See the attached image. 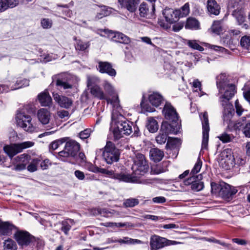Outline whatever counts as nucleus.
Wrapping results in <instances>:
<instances>
[{
  "mask_svg": "<svg viewBox=\"0 0 250 250\" xmlns=\"http://www.w3.org/2000/svg\"><path fill=\"white\" fill-rule=\"evenodd\" d=\"M155 4H151V9L149 10L148 6L145 2H143L140 5V15L142 17L149 18L152 16L155 11Z\"/></svg>",
  "mask_w": 250,
  "mask_h": 250,
  "instance_id": "obj_19",
  "label": "nucleus"
},
{
  "mask_svg": "<svg viewBox=\"0 0 250 250\" xmlns=\"http://www.w3.org/2000/svg\"><path fill=\"white\" fill-rule=\"evenodd\" d=\"M97 69L100 73H106L112 77H114L116 75V72L112 68L111 64L107 62H99Z\"/></svg>",
  "mask_w": 250,
  "mask_h": 250,
  "instance_id": "obj_17",
  "label": "nucleus"
},
{
  "mask_svg": "<svg viewBox=\"0 0 250 250\" xmlns=\"http://www.w3.org/2000/svg\"><path fill=\"white\" fill-rule=\"evenodd\" d=\"M164 172V170L160 166H157L151 167V173L152 174H159Z\"/></svg>",
  "mask_w": 250,
  "mask_h": 250,
  "instance_id": "obj_54",
  "label": "nucleus"
},
{
  "mask_svg": "<svg viewBox=\"0 0 250 250\" xmlns=\"http://www.w3.org/2000/svg\"><path fill=\"white\" fill-rule=\"evenodd\" d=\"M15 238L18 244L21 246H27L32 242V236L26 231H18L15 234Z\"/></svg>",
  "mask_w": 250,
  "mask_h": 250,
  "instance_id": "obj_15",
  "label": "nucleus"
},
{
  "mask_svg": "<svg viewBox=\"0 0 250 250\" xmlns=\"http://www.w3.org/2000/svg\"><path fill=\"white\" fill-rule=\"evenodd\" d=\"M41 24L43 28H50L52 24V21L49 19H43L41 21Z\"/></svg>",
  "mask_w": 250,
  "mask_h": 250,
  "instance_id": "obj_52",
  "label": "nucleus"
},
{
  "mask_svg": "<svg viewBox=\"0 0 250 250\" xmlns=\"http://www.w3.org/2000/svg\"><path fill=\"white\" fill-rule=\"evenodd\" d=\"M38 99L42 106H50L52 103V98L47 91H44L38 95Z\"/></svg>",
  "mask_w": 250,
  "mask_h": 250,
  "instance_id": "obj_28",
  "label": "nucleus"
},
{
  "mask_svg": "<svg viewBox=\"0 0 250 250\" xmlns=\"http://www.w3.org/2000/svg\"><path fill=\"white\" fill-rule=\"evenodd\" d=\"M68 140V138H63L53 142L49 146L50 149L54 150L58 147Z\"/></svg>",
  "mask_w": 250,
  "mask_h": 250,
  "instance_id": "obj_45",
  "label": "nucleus"
},
{
  "mask_svg": "<svg viewBox=\"0 0 250 250\" xmlns=\"http://www.w3.org/2000/svg\"><path fill=\"white\" fill-rule=\"evenodd\" d=\"M234 127L236 129H241L243 128V132L246 137L250 138V121L246 123L244 126L241 122H236Z\"/></svg>",
  "mask_w": 250,
  "mask_h": 250,
  "instance_id": "obj_31",
  "label": "nucleus"
},
{
  "mask_svg": "<svg viewBox=\"0 0 250 250\" xmlns=\"http://www.w3.org/2000/svg\"><path fill=\"white\" fill-rule=\"evenodd\" d=\"M210 29L212 32L217 35H219L223 31L222 21H214L211 26Z\"/></svg>",
  "mask_w": 250,
  "mask_h": 250,
  "instance_id": "obj_38",
  "label": "nucleus"
},
{
  "mask_svg": "<svg viewBox=\"0 0 250 250\" xmlns=\"http://www.w3.org/2000/svg\"><path fill=\"white\" fill-rule=\"evenodd\" d=\"M187 44L190 47L194 49H196L200 51L204 50V48L200 46L195 40H188Z\"/></svg>",
  "mask_w": 250,
  "mask_h": 250,
  "instance_id": "obj_49",
  "label": "nucleus"
},
{
  "mask_svg": "<svg viewBox=\"0 0 250 250\" xmlns=\"http://www.w3.org/2000/svg\"><path fill=\"white\" fill-rule=\"evenodd\" d=\"M74 175L76 177L79 179V180H84L85 179V174L84 173L79 170H76L74 172Z\"/></svg>",
  "mask_w": 250,
  "mask_h": 250,
  "instance_id": "obj_58",
  "label": "nucleus"
},
{
  "mask_svg": "<svg viewBox=\"0 0 250 250\" xmlns=\"http://www.w3.org/2000/svg\"><path fill=\"white\" fill-rule=\"evenodd\" d=\"M103 87L106 96H111L112 98L114 96H118L115 90L112 85L106 81H104L103 83Z\"/></svg>",
  "mask_w": 250,
  "mask_h": 250,
  "instance_id": "obj_32",
  "label": "nucleus"
},
{
  "mask_svg": "<svg viewBox=\"0 0 250 250\" xmlns=\"http://www.w3.org/2000/svg\"><path fill=\"white\" fill-rule=\"evenodd\" d=\"M114 179L121 182H134L135 181V177L132 176L130 174L123 172L116 173L114 175Z\"/></svg>",
  "mask_w": 250,
  "mask_h": 250,
  "instance_id": "obj_30",
  "label": "nucleus"
},
{
  "mask_svg": "<svg viewBox=\"0 0 250 250\" xmlns=\"http://www.w3.org/2000/svg\"><path fill=\"white\" fill-rule=\"evenodd\" d=\"M109 37L113 41L116 42L125 44L130 42V39L128 37L120 32H113L111 31L109 33Z\"/></svg>",
  "mask_w": 250,
  "mask_h": 250,
  "instance_id": "obj_24",
  "label": "nucleus"
},
{
  "mask_svg": "<svg viewBox=\"0 0 250 250\" xmlns=\"http://www.w3.org/2000/svg\"><path fill=\"white\" fill-rule=\"evenodd\" d=\"M120 155V151L115 147V145L110 141L107 142L103 152V157L106 163L112 164L118 162Z\"/></svg>",
  "mask_w": 250,
  "mask_h": 250,
  "instance_id": "obj_4",
  "label": "nucleus"
},
{
  "mask_svg": "<svg viewBox=\"0 0 250 250\" xmlns=\"http://www.w3.org/2000/svg\"><path fill=\"white\" fill-rule=\"evenodd\" d=\"M40 167L43 170L46 169L49 165H50V163H49V160L48 159H45L44 161H42V162H40Z\"/></svg>",
  "mask_w": 250,
  "mask_h": 250,
  "instance_id": "obj_63",
  "label": "nucleus"
},
{
  "mask_svg": "<svg viewBox=\"0 0 250 250\" xmlns=\"http://www.w3.org/2000/svg\"><path fill=\"white\" fill-rule=\"evenodd\" d=\"M141 105L142 108L147 112H152L155 111L154 107H151L150 105L145 104L143 101L141 103Z\"/></svg>",
  "mask_w": 250,
  "mask_h": 250,
  "instance_id": "obj_61",
  "label": "nucleus"
},
{
  "mask_svg": "<svg viewBox=\"0 0 250 250\" xmlns=\"http://www.w3.org/2000/svg\"><path fill=\"white\" fill-rule=\"evenodd\" d=\"M216 85L219 93L221 95L219 102L224 108V121L229 124L234 114L233 106L229 101L236 92L235 87L233 84L229 83L225 73H222L216 77Z\"/></svg>",
  "mask_w": 250,
  "mask_h": 250,
  "instance_id": "obj_1",
  "label": "nucleus"
},
{
  "mask_svg": "<svg viewBox=\"0 0 250 250\" xmlns=\"http://www.w3.org/2000/svg\"><path fill=\"white\" fill-rule=\"evenodd\" d=\"M176 241L169 240L164 237L154 235L151 237L150 246L151 250H158L166 246L180 244Z\"/></svg>",
  "mask_w": 250,
  "mask_h": 250,
  "instance_id": "obj_8",
  "label": "nucleus"
},
{
  "mask_svg": "<svg viewBox=\"0 0 250 250\" xmlns=\"http://www.w3.org/2000/svg\"><path fill=\"white\" fill-rule=\"evenodd\" d=\"M139 202L138 199L136 198H129L125 200L124 202V205L125 207L132 208L137 205Z\"/></svg>",
  "mask_w": 250,
  "mask_h": 250,
  "instance_id": "obj_47",
  "label": "nucleus"
},
{
  "mask_svg": "<svg viewBox=\"0 0 250 250\" xmlns=\"http://www.w3.org/2000/svg\"><path fill=\"white\" fill-rule=\"evenodd\" d=\"M3 247V250H17L18 249L16 243L10 238L4 241Z\"/></svg>",
  "mask_w": 250,
  "mask_h": 250,
  "instance_id": "obj_37",
  "label": "nucleus"
},
{
  "mask_svg": "<svg viewBox=\"0 0 250 250\" xmlns=\"http://www.w3.org/2000/svg\"><path fill=\"white\" fill-rule=\"evenodd\" d=\"M74 40L77 41L75 44V48L77 50L84 51L89 47L88 42H83L81 40H77L76 37H74Z\"/></svg>",
  "mask_w": 250,
  "mask_h": 250,
  "instance_id": "obj_42",
  "label": "nucleus"
},
{
  "mask_svg": "<svg viewBox=\"0 0 250 250\" xmlns=\"http://www.w3.org/2000/svg\"><path fill=\"white\" fill-rule=\"evenodd\" d=\"M20 0H0V12L17 6Z\"/></svg>",
  "mask_w": 250,
  "mask_h": 250,
  "instance_id": "obj_29",
  "label": "nucleus"
},
{
  "mask_svg": "<svg viewBox=\"0 0 250 250\" xmlns=\"http://www.w3.org/2000/svg\"><path fill=\"white\" fill-rule=\"evenodd\" d=\"M54 100L63 108H69L72 104V100L65 96H61L57 93H53Z\"/></svg>",
  "mask_w": 250,
  "mask_h": 250,
  "instance_id": "obj_18",
  "label": "nucleus"
},
{
  "mask_svg": "<svg viewBox=\"0 0 250 250\" xmlns=\"http://www.w3.org/2000/svg\"><path fill=\"white\" fill-rule=\"evenodd\" d=\"M139 0H118L122 7L126 8L130 12L135 11Z\"/></svg>",
  "mask_w": 250,
  "mask_h": 250,
  "instance_id": "obj_23",
  "label": "nucleus"
},
{
  "mask_svg": "<svg viewBox=\"0 0 250 250\" xmlns=\"http://www.w3.org/2000/svg\"><path fill=\"white\" fill-rule=\"evenodd\" d=\"M207 8L210 15L217 16L220 14L221 7L215 0H208Z\"/></svg>",
  "mask_w": 250,
  "mask_h": 250,
  "instance_id": "obj_21",
  "label": "nucleus"
},
{
  "mask_svg": "<svg viewBox=\"0 0 250 250\" xmlns=\"http://www.w3.org/2000/svg\"><path fill=\"white\" fill-rule=\"evenodd\" d=\"M15 120L17 125L26 132L32 133L38 129L31 117L20 110L17 111Z\"/></svg>",
  "mask_w": 250,
  "mask_h": 250,
  "instance_id": "obj_3",
  "label": "nucleus"
},
{
  "mask_svg": "<svg viewBox=\"0 0 250 250\" xmlns=\"http://www.w3.org/2000/svg\"><path fill=\"white\" fill-rule=\"evenodd\" d=\"M31 160V156L26 154H21L13 159V163L16 165L12 169L20 171L25 169L26 166Z\"/></svg>",
  "mask_w": 250,
  "mask_h": 250,
  "instance_id": "obj_13",
  "label": "nucleus"
},
{
  "mask_svg": "<svg viewBox=\"0 0 250 250\" xmlns=\"http://www.w3.org/2000/svg\"><path fill=\"white\" fill-rule=\"evenodd\" d=\"M178 13L179 18L187 16L188 15L190 9L188 3H185L180 9H176Z\"/></svg>",
  "mask_w": 250,
  "mask_h": 250,
  "instance_id": "obj_40",
  "label": "nucleus"
},
{
  "mask_svg": "<svg viewBox=\"0 0 250 250\" xmlns=\"http://www.w3.org/2000/svg\"><path fill=\"white\" fill-rule=\"evenodd\" d=\"M200 24L199 21L195 18H189L187 20L185 27L187 29H198Z\"/></svg>",
  "mask_w": 250,
  "mask_h": 250,
  "instance_id": "obj_36",
  "label": "nucleus"
},
{
  "mask_svg": "<svg viewBox=\"0 0 250 250\" xmlns=\"http://www.w3.org/2000/svg\"><path fill=\"white\" fill-rule=\"evenodd\" d=\"M202 174H199L196 177L191 176L186 180L184 183L185 185H191V188L194 191H199L202 190L204 187Z\"/></svg>",
  "mask_w": 250,
  "mask_h": 250,
  "instance_id": "obj_12",
  "label": "nucleus"
},
{
  "mask_svg": "<svg viewBox=\"0 0 250 250\" xmlns=\"http://www.w3.org/2000/svg\"><path fill=\"white\" fill-rule=\"evenodd\" d=\"M100 83V79L95 76H87V84L88 87L97 85Z\"/></svg>",
  "mask_w": 250,
  "mask_h": 250,
  "instance_id": "obj_46",
  "label": "nucleus"
},
{
  "mask_svg": "<svg viewBox=\"0 0 250 250\" xmlns=\"http://www.w3.org/2000/svg\"><path fill=\"white\" fill-rule=\"evenodd\" d=\"M165 118L171 122H176L178 120V114L170 103L166 102L163 110Z\"/></svg>",
  "mask_w": 250,
  "mask_h": 250,
  "instance_id": "obj_14",
  "label": "nucleus"
},
{
  "mask_svg": "<svg viewBox=\"0 0 250 250\" xmlns=\"http://www.w3.org/2000/svg\"><path fill=\"white\" fill-rule=\"evenodd\" d=\"M134 225L130 223V222H125V223H115V227L120 228V227H125V228H130L133 227Z\"/></svg>",
  "mask_w": 250,
  "mask_h": 250,
  "instance_id": "obj_60",
  "label": "nucleus"
},
{
  "mask_svg": "<svg viewBox=\"0 0 250 250\" xmlns=\"http://www.w3.org/2000/svg\"><path fill=\"white\" fill-rule=\"evenodd\" d=\"M152 201L155 203H164L166 201V199L163 196H158L153 198Z\"/></svg>",
  "mask_w": 250,
  "mask_h": 250,
  "instance_id": "obj_64",
  "label": "nucleus"
},
{
  "mask_svg": "<svg viewBox=\"0 0 250 250\" xmlns=\"http://www.w3.org/2000/svg\"><path fill=\"white\" fill-rule=\"evenodd\" d=\"M14 226L7 222H3L0 220V235L9 236L12 233Z\"/></svg>",
  "mask_w": 250,
  "mask_h": 250,
  "instance_id": "obj_25",
  "label": "nucleus"
},
{
  "mask_svg": "<svg viewBox=\"0 0 250 250\" xmlns=\"http://www.w3.org/2000/svg\"><path fill=\"white\" fill-rule=\"evenodd\" d=\"M220 140L223 143H226L231 141V136L230 135L226 133H223L218 137Z\"/></svg>",
  "mask_w": 250,
  "mask_h": 250,
  "instance_id": "obj_50",
  "label": "nucleus"
},
{
  "mask_svg": "<svg viewBox=\"0 0 250 250\" xmlns=\"http://www.w3.org/2000/svg\"><path fill=\"white\" fill-rule=\"evenodd\" d=\"M90 93L94 97L100 100H105L108 104H110L112 109L114 108V104L113 103L117 102L120 104L119 97L114 96L112 98H110L106 96V94L103 92L101 88L98 85L93 86L90 88Z\"/></svg>",
  "mask_w": 250,
  "mask_h": 250,
  "instance_id": "obj_10",
  "label": "nucleus"
},
{
  "mask_svg": "<svg viewBox=\"0 0 250 250\" xmlns=\"http://www.w3.org/2000/svg\"><path fill=\"white\" fill-rule=\"evenodd\" d=\"M57 115L61 119H68L70 116L69 112L64 110L58 111L57 112Z\"/></svg>",
  "mask_w": 250,
  "mask_h": 250,
  "instance_id": "obj_57",
  "label": "nucleus"
},
{
  "mask_svg": "<svg viewBox=\"0 0 250 250\" xmlns=\"http://www.w3.org/2000/svg\"><path fill=\"white\" fill-rule=\"evenodd\" d=\"M146 127L149 132L152 133L156 132L158 129V125L157 121L152 117L148 118Z\"/></svg>",
  "mask_w": 250,
  "mask_h": 250,
  "instance_id": "obj_35",
  "label": "nucleus"
},
{
  "mask_svg": "<svg viewBox=\"0 0 250 250\" xmlns=\"http://www.w3.org/2000/svg\"><path fill=\"white\" fill-rule=\"evenodd\" d=\"M34 143L31 141H26L21 143L13 144L7 145L3 147L4 152L12 159L17 154L21 152L24 149L33 146Z\"/></svg>",
  "mask_w": 250,
  "mask_h": 250,
  "instance_id": "obj_6",
  "label": "nucleus"
},
{
  "mask_svg": "<svg viewBox=\"0 0 250 250\" xmlns=\"http://www.w3.org/2000/svg\"><path fill=\"white\" fill-rule=\"evenodd\" d=\"M91 130L90 129H86L79 133L81 139H85L88 138L90 135Z\"/></svg>",
  "mask_w": 250,
  "mask_h": 250,
  "instance_id": "obj_55",
  "label": "nucleus"
},
{
  "mask_svg": "<svg viewBox=\"0 0 250 250\" xmlns=\"http://www.w3.org/2000/svg\"><path fill=\"white\" fill-rule=\"evenodd\" d=\"M241 45L248 49L250 46V38L247 36L243 37L241 40Z\"/></svg>",
  "mask_w": 250,
  "mask_h": 250,
  "instance_id": "obj_51",
  "label": "nucleus"
},
{
  "mask_svg": "<svg viewBox=\"0 0 250 250\" xmlns=\"http://www.w3.org/2000/svg\"><path fill=\"white\" fill-rule=\"evenodd\" d=\"M149 156L151 160L155 162H158L163 159L164 153L161 150L157 148H153L150 150Z\"/></svg>",
  "mask_w": 250,
  "mask_h": 250,
  "instance_id": "obj_27",
  "label": "nucleus"
},
{
  "mask_svg": "<svg viewBox=\"0 0 250 250\" xmlns=\"http://www.w3.org/2000/svg\"><path fill=\"white\" fill-rule=\"evenodd\" d=\"M114 108L112 109L111 116V128L115 139L118 140L124 135H129L132 132V127L134 129L133 135L138 136L139 129L135 126L133 123L128 121L123 115L122 107L117 102L113 103Z\"/></svg>",
  "mask_w": 250,
  "mask_h": 250,
  "instance_id": "obj_2",
  "label": "nucleus"
},
{
  "mask_svg": "<svg viewBox=\"0 0 250 250\" xmlns=\"http://www.w3.org/2000/svg\"><path fill=\"white\" fill-rule=\"evenodd\" d=\"M232 15L235 19L238 25H241L242 28L248 29L249 28V25L245 23L246 16L243 9H237L233 11Z\"/></svg>",
  "mask_w": 250,
  "mask_h": 250,
  "instance_id": "obj_16",
  "label": "nucleus"
},
{
  "mask_svg": "<svg viewBox=\"0 0 250 250\" xmlns=\"http://www.w3.org/2000/svg\"><path fill=\"white\" fill-rule=\"evenodd\" d=\"M29 85V81L26 79H20L17 81L16 83L12 85L10 84L9 90H14L21 88Z\"/></svg>",
  "mask_w": 250,
  "mask_h": 250,
  "instance_id": "obj_33",
  "label": "nucleus"
},
{
  "mask_svg": "<svg viewBox=\"0 0 250 250\" xmlns=\"http://www.w3.org/2000/svg\"><path fill=\"white\" fill-rule=\"evenodd\" d=\"M230 186L229 185H225L222 187L219 191V194L222 197L226 200L231 199V193H230Z\"/></svg>",
  "mask_w": 250,
  "mask_h": 250,
  "instance_id": "obj_39",
  "label": "nucleus"
},
{
  "mask_svg": "<svg viewBox=\"0 0 250 250\" xmlns=\"http://www.w3.org/2000/svg\"><path fill=\"white\" fill-rule=\"evenodd\" d=\"M37 118L42 125L49 123L50 119V112L46 108H41L37 112Z\"/></svg>",
  "mask_w": 250,
  "mask_h": 250,
  "instance_id": "obj_22",
  "label": "nucleus"
},
{
  "mask_svg": "<svg viewBox=\"0 0 250 250\" xmlns=\"http://www.w3.org/2000/svg\"><path fill=\"white\" fill-rule=\"evenodd\" d=\"M179 12H177L176 10H173L171 8H166L163 11V15L166 20V21L169 23H172L176 22L178 18V13Z\"/></svg>",
  "mask_w": 250,
  "mask_h": 250,
  "instance_id": "obj_20",
  "label": "nucleus"
},
{
  "mask_svg": "<svg viewBox=\"0 0 250 250\" xmlns=\"http://www.w3.org/2000/svg\"><path fill=\"white\" fill-rule=\"evenodd\" d=\"M202 162L201 160L199 158L195 163L193 168L191 171L190 175L191 176H194V175L199 172L202 167Z\"/></svg>",
  "mask_w": 250,
  "mask_h": 250,
  "instance_id": "obj_48",
  "label": "nucleus"
},
{
  "mask_svg": "<svg viewBox=\"0 0 250 250\" xmlns=\"http://www.w3.org/2000/svg\"><path fill=\"white\" fill-rule=\"evenodd\" d=\"M192 86L195 91L197 92L198 90L201 91V83L198 79L194 80L192 83Z\"/></svg>",
  "mask_w": 250,
  "mask_h": 250,
  "instance_id": "obj_59",
  "label": "nucleus"
},
{
  "mask_svg": "<svg viewBox=\"0 0 250 250\" xmlns=\"http://www.w3.org/2000/svg\"><path fill=\"white\" fill-rule=\"evenodd\" d=\"M74 224V220L71 219H67L60 223L61 225V229L65 235L68 234V232L71 228L72 225Z\"/></svg>",
  "mask_w": 250,
  "mask_h": 250,
  "instance_id": "obj_34",
  "label": "nucleus"
},
{
  "mask_svg": "<svg viewBox=\"0 0 250 250\" xmlns=\"http://www.w3.org/2000/svg\"><path fill=\"white\" fill-rule=\"evenodd\" d=\"M148 169V165L146 160L145 156L141 153H137L134 160L132 169L136 174L143 175Z\"/></svg>",
  "mask_w": 250,
  "mask_h": 250,
  "instance_id": "obj_7",
  "label": "nucleus"
},
{
  "mask_svg": "<svg viewBox=\"0 0 250 250\" xmlns=\"http://www.w3.org/2000/svg\"><path fill=\"white\" fill-rule=\"evenodd\" d=\"M41 162V160L39 158L32 159L29 163V164L27 167V170L31 172L36 171L37 170V167Z\"/></svg>",
  "mask_w": 250,
  "mask_h": 250,
  "instance_id": "obj_41",
  "label": "nucleus"
},
{
  "mask_svg": "<svg viewBox=\"0 0 250 250\" xmlns=\"http://www.w3.org/2000/svg\"><path fill=\"white\" fill-rule=\"evenodd\" d=\"M148 100L150 103L155 107L159 106L164 101L162 96L157 92H153L150 94Z\"/></svg>",
  "mask_w": 250,
  "mask_h": 250,
  "instance_id": "obj_26",
  "label": "nucleus"
},
{
  "mask_svg": "<svg viewBox=\"0 0 250 250\" xmlns=\"http://www.w3.org/2000/svg\"><path fill=\"white\" fill-rule=\"evenodd\" d=\"M65 142L64 149L58 153L60 159L63 161L68 157H74L80 149V145L74 140H67Z\"/></svg>",
  "mask_w": 250,
  "mask_h": 250,
  "instance_id": "obj_5",
  "label": "nucleus"
},
{
  "mask_svg": "<svg viewBox=\"0 0 250 250\" xmlns=\"http://www.w3.org/2000/svg\"><path fill=\"white\" fill-rule=\"evenodd\" d=\"M235 106L236 108V112L238 116H240L242 115L244 109L242 106L239 104L238 100H236L235 102Z\"/></svg>",
  "mask_w": 250,
  "mask_h": 250,
  "instance_id": "obj_56",
  "label": "nucleus"
},
{
  "mask_svg": "<svg viewBox=\"0 0 250 250\" xmlns=\"http://www.w3.org/2000/svg\"><path fill=\"white\" fill-rule=\"evenodd\" d=\"M233 160L235 164L238 165H243L246 163V159L240 156H236L233 157Z\"/></svg>",
  "mask_w": 250,
  "mask_h": 250,
  "instance_id": "obj_53",
  "label": "nucleus"
},
{
  "mask_svg": "<svg viewBox=\"0 0 250 250\" xmlns=\"http://www.w3.org/2000/svg\"><path fill=\"white\" fill-rule=\"evenodd\" d=\"M200 118L202 121L203 129L202 147L203 149H206L208 144V133L209 131V126L207 112H204L202 116L200 115Z\"/></svg>",
  "mask_w": 250,
  "mask_h": 250,
  "instance_id": "obj_11",
  "label": "nucleus"
},
{
  "mask_svg": "<svg viewBox=\"0 0 250 250\" xmlns=\"http://www.w3.org/2000/svg\"><path fill=\"white\" fill-rule=\"evenodd\" d=\"M80 79L75 76H70L66 80L58 79L56 81V85L61 88H63L66 92L69 90H75L78 86Z\"/></svg>",
  "mask_w": 250,
  "mask_h": 250,
  "instance_id": "obj_9",
  "label": "nucleus"
},
{
  "mask_svg": "<svg viewBox=\"0 0 250 250\" xmlns=\"http://www.w3.org/2000/svg\"><path fill=\"white\" fill-rule=\"evenodd\" d=\"M167 134L168 132L167 131L160 132L156 137L157 143L161 145L165 144L167 140Z\"/></svg>",
  "mask_w": 250,
  "mask_h": 250,
  "instance_id": "obj_44",
  "label": "nucleus"
},
{
  "mask_svg": "<svg viewBox=\"0 0 250 250\" xmlns=\"http://www.w3.org/2000/svg\"><path fill=\"white\" fill-rule=\"evenodd\" d=\"M180 144V140L177 138L169 137L166 145V147L172 148Z\"/></svg>",
  "mask_w": 250,
  "mask_h": 250,
  "instance_id": "obj_43",
  "label": "nucleus"
},
{
  "mask_svg": "<svg viewBox=\"0 0 250 250\" xmlns=\"http://www.w3.org/2000/svg\"><path fill=\"white\" fill-rule=\"evenodd\" d=\"M220 165H222V167L225 168L226 169H228L230 168L231 167H232V163H230V165H229V162H226V160L224 159H222L220 162Z\"/></svg>",
  "mask_w": 250,
  "mask_h": 250,
  "instance_id": "obj_62",
  "label": "nucleus"
}]
</instances>
